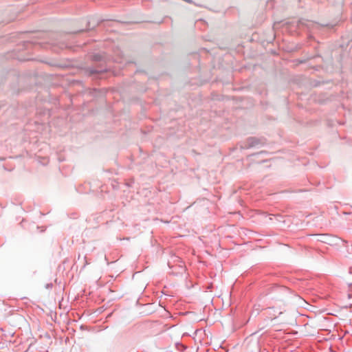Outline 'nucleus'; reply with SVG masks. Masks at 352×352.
Masks as SVG:
<instances>
[{"instance_id": "nucleus-1", "label": "nucleus", "mask_w": 352, "mask_h": 352, "mask_svg": "<svg viewBox=\"0 0 352 352\" xmlns=\"http://www.w3.org/2000/svg\"><path fill=\"white\" fill-rule=\"evenodd\" d=\"M347 256L352 258V245L350 247H347Z\"/></svg>"}]
</instances>
